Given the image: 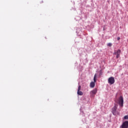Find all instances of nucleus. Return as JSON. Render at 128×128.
Returning <instances> with one entry per match:
<instances>
[{"mask_svg": "<svg viewBox=\"0 0 128 128\" xmlns=\"http://www.w3.org/2000/svg\"><path fill=\"white\" fill-rule=\"evenodd\" d=\"M118 110V104H114V106L112 109V112L114 116H116V114H118V112L116 111Z\"/></svg>", "mask_w": 128, "mask_h": 128, "instance_id": "1", "label": "nucleus"}, {"mask_svg": "<svg viewBox=\"0 0 128 128\" xmlns=\"http://www.w3.org/2000/svg\"><path fill=\"white\" fill-rule=\"evenodd\" d=\"M96 76H98V74H95L94 78V82H92L90 83V88H94V86H96Z\"/></svg>", "mask_w": 128, "mask_h": 128, "instance_id": "2", "label": "nucleus"}, {"mask_svg": "<svg viewBox=\"0 0 128 128\" xmlns=\"http://www.w3.org/2000/svg\"><path fill=\"white\" fill-rule=\"evenodd\" d=\"M118 104L120 106H124V98L120 96L118 99Z\"/></svg>", "mask_w": 128, "mask_h": 128, "instance_id": "3", "label": "nucleus"}, {"mask_svg": "<svg viewBox=\"0 0 128 128\" xmlns=\"http://www.w3.org/2000/svg\"><path fill=\"white\" fill-rule=\"evenodd\" d=\"M98 92V88H95L94 90L90 92V98H94V96Z\"/></svg>", "mask_w": 128, "mask_h": 128, "instance_id": "4", "label": "nucleus"}, {"mask_svg": "<svg viewBox=\"0 0 128 128\" xmlns=\"http://www.w3.org/2000/svg\"><path fill=\"white\" fill-rule=\"evenodd\" d=\"M116 80H114V78L111 76L108 79V84H114Z\"/></svg>", "mask_w": 128, "mask_h": 128, "instance_id": "5", "label": "nucleus"}, {"mask_svg": "<svg viewBox=\"0 0 128 128\" xmlns=\"http://www.w3.org/2000/svg\"><path fill=\"white\" fill-rule=\"evenodd\" d=\"M120 52H122L120 50H118L114 51V54H116V58H120Z\"/></svg>", "mask_w": 128, "mask_h": 128, "instance_id": "6", "label": "nucleus"}, {"mask_svg": "<svg viewBox=\"0 0 128 128\" xmlns=\"http://www.w3.org/2000/svg\"><path fill=\"white\" fill-rule=\"evenodd\" d=\"M120 128H128V120L123 122L122 126H120Z\"/></svg>", "mask_w": 128, "mask_h": 128, "instance_id": "7", "label": "nucleus"}, {"mask_svg": "<svg viewBox=\"0 0 128 128\" xmlns=\"http://www.w3.org/2000/svg\"><path fill=\"white\" fill-rule=\"evenodd\" d=\"M80 88H82V86H79L78 87V92L77 94H78V96H82L84 94V92H82L80 91Z\"/></svg>", "mask_w": 128, "mask_h": 128, "instance_id": "8", "label": "nucleus"}, {"mask_svg": "<svg viewBox=\"0 0 128 128\" xmlns=\"http://www.w3.org/2000/svg\"><path fill=\"white\" fill-rule=\"evenodd\" d=\"M107 46H112V43H108V44H107Z\"/></svg>", "mask_w": 128, "mask_h": 128, "instance_id": "9", "label": "nucleus"}, {"mask_svg": "<svg viewBox=\"0 0 128 128\" xmlns=\"http://www.w3.org/2000/svg\"><path fill=\"white\" fill-rule=\"evenodd\" d=\"M124 120H128V116H124Z\"/></svg>", "mask_w": 128, "mask_h": 128, "instance_id": "10", "label": "nucleus"}, {"mask_svg": "<svg viewBox=\"0 0 128 128\" xmlns=\"http://www.w3.org/2000/svg\"><path fill=\"white\" fill-rule=\"evenodd\" d=\"M117 40H120V38L118 37V38H117Z\"/></svg>", "mask_w": 128, "mask_h": 128, "instance_id": "11", "label": "nucleus"}, {"mask_svg": "<svg viewBox=\"0 0 128 128\" xmlns=\"http://www.w3.org/2000/svg\"><path fill=\"white\" fill-rule=\"evenodd\" d=\"M102 74V70H100V75Z\"/></svg>", "mask_w": 128, "mask_h": 128, "instance_id": "12", "label": "nucleus"}]
</instances>
